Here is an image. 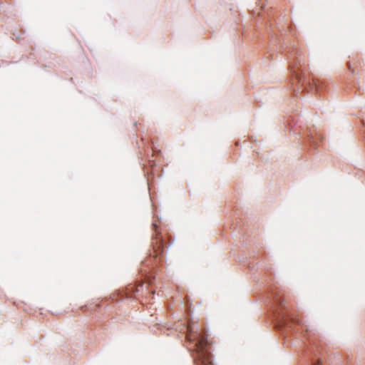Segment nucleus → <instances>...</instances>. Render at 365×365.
<instances>
[{"instance_id": "nucleus-4", "label": "nucleus", "mask_w": 365, "mask_h": 365, "mask_svg": "<svg viewBox=\"0 0 365 365\" xmlns=\"http://www.w3.org/2000/svg\"><path fill=\"white\" fill-rule=\"evenodd\" d=\"M314 365H322V361L320 360H318Z\"/></svg>"}, {"instance_id": "nucleus-1", "label": "nucleus", "mask_w": 365, "mask_h": 365, "mask_svg": "<svg viewBox=\"0 0 365 365\" xmlns=\"http://www.w3.org/2000/svg\"><path fill=\"white\" fill-rule=\"evenodd\" d=\"M186 338L190 342V350L195 353L194 359L196 363L200 365H212L207 335L205 333L195 332L194 324H189Z\"/></svg>"}, {"instance_id": "nucleus-2", "label": "nucleus", "mask_w": 365, "mask_h": 365, "mask_svg": "<svg viewBox=\"0 0 365 365\" xmlns=\"http://www.w3.org/2000/svg\"><path fill=\"white\" fill-rule=\"evenodd\" d=\"M153 249L155 252V257L163 252V243L161 238L156 237L155 242H153Z\"/></svg>"}, {"instance_id": "nucleus-5", "label": "nucleus", "mask_w": 365, "mask_h": 365, "mask_svg": "<svg viewBox=\"0 0 365 365\" xmlns=\"http://www.w3.org/2000/svg\"><path fill=\"white\" fill-rule=\"evenodd\" d=\"M276 301H277V302H278L279 303H282V302H281V301H279V300H278V299H277V298H276Z\"/></svg>"}, {"instance_id": "nucleus-3", "label": "nucleus", "mask_w": 365, "mask_h": 365, "mask_svg": "<svg viewBox=\"0 0 365 365\" xmlns=\"http://www.w3.org/2000/svg\"><path fill=\"white\" fill-rule=\"evenodd\" d=\"M302 72V71L301 70L300 66H293V73L295 75V76L297 78V81L299 82L302 81V76H301Z\"/></svg>"}]
</instances>
